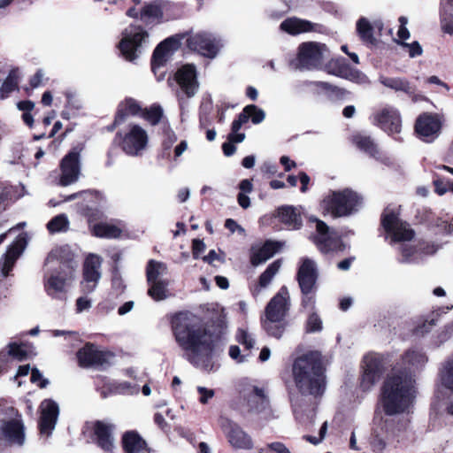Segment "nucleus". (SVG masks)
<instances>
[{
	"label": "nucleus",
	"mask_w": 453,
	"mask_h": 453,
	"mask_svg": "<svg viewBox=\"0 0 453 453\" xmlns=\"http://www.w3.org/2000/svg\"><path fill=\"white\" fill-rule=\"evenodd\" d=\"M403 371H393L381 388V404L387 415L393 416L408 410L415 397L416 379L412 372L421 371L428 362L426 354L418 348H411L402 356Z\"/></svg>",
	"instance_id": "f257e3e1"
},
{
	"label": "nucleus",
	"mask_w": 453,
	"mask_h": 453,
	"mask_svg": "<svg viewBox=\"0 0 453 453\" xmlns=\"http://www.w3.org/2000/svg\"><path fill=\"white\" fill-rule=\"evenodd\" d=\"M172 329L185 357L195 366L205 371L214 367V347L211 335L201 319L188 311H182L172 318Z\"/></svg>",
	"instance_id": "f03ea898"
},
{
	"label": "nucleus",
	"mask_w": 453,
	"mask_h": 453,
	"mask_svg": "<svg viewBox=\"0 0 453 453\" xmlns=\"http://www.w3.org/2000/svg\"><path fill=\"white\" fill-rule=\"evenodd\" d=\"M293 375L296 388L302 395H321L326 388L321 354L309 352L298 357L293 365Z\"/></svg>",
	"instance_id": "7ed1b4c3"
},
{
	"label": "nucleus",
	"mask_w": 453,
	"mask_h": 453,
	"mask_svg": "<svg viewBox=\"0 0 453 453\" xmlns=\"http://www.w3.org/2000/svg\"><path fill=\"white\" fill-rule=\"evenodd\" d=\"M60 250H52L46 258L45 264H56L57 266L44 276V290L49 296L57 300L65 299L68 288L75 278L77 263L69 258L59 259Z\"/></svg>",
	"instance_id": "20e7f679"
},
{
	"label": "nucleus",
	"mask_w": 453,
	"mask_h": 453,
	"mask_svg": "<svg viewBox=\"0 0 453 453\" xmlns=\"http://www.w3.org/2000/svg\"><path fill=\"white\" fill-rule=\"evenodd\" d=\"M290 306L288 289L282 286L266 304L264 316L261 318L262 327L270 336L280 339L283 335L288 326L286 319Z\"/></svg>",
	"instance_id": "39448f33"
},
{
	"label": "nucleus",
	"mask_w": 453,
	"mask_h": 453,
	"mask_svg": "<svg viewBox=\"0 0 453 453\" xmlns=\"http://www.w3.org/2000/svg\"><path fill=\"white\" fill-rule=\"evenodd\" d=\"M26 427L21 414L12 406L0 404V440L10 445L23 446Z\"/></svg>",
	"instance_id": "423d86ee"
},
{
	"label": "nucleus",
	"mask_w": 453,
	"mask_h": 453,
	"mask_svg": "<svg viewBox=\"0 0 453 453\" xmlns=\"http://www.w3.org/2000/svg\"><path fill=\"white\" fill-rule=\"evenodd\" d=\"M409 421L403 419L387 418L380 422L372 432L371 445L376 453H383L388 444L399 442L405 438Z\"/></svg>",
	"instance_id": "0eeeda50"
},
{
	"label": "nucleus",
	"mask_w": 453,
	"mask_h": 453,
	"mask_svg": "<svg viewBox=\"0 0 453 453\" xmlns=\"http://www.w3.org/2000/svg\"><path fill=\"white\" fill-rule=\"evenodd\" d=\"M361 204L362 198L357 193L349 189L333 192L322 202L324 212L330 214L333 218L349 216L357 211Z\"/></svg>",
	"instance_id": "6e6552de"
},
{
	"label": "nucleus",
	"mask_w": 453,
	"mask_h": 453,
	"mask_svg": "<svg viewBox=\"0 0 453 453\" xmlns=\"http://www.w3.org/2000/svg\"><path fill=\"white\" fill-rule=\"evenodd\" d=\"M148 42V32L140 26L131 25L122 32V39L119 42V49L127 60L134 61Z\"/></svg>",
	"instance_id": "1a4fd4ad"
},
{
	"label": "nucleus",
	"mask_w": 453,
	"mask_h": 453,
	"mask_svg": "<svg viewBox=\"0 0 453 453\" xmlns=\"http://www.w3.org/2000/svg\"><path fill=\"white\" fill-rule=\"evenodd\" d=\"M315 222V234H311V239L317 249L324 254L330 252L343 251L345 244L340 236L320 219L311 218Z\"/></svg>",
	"instance_id": "9d476101"
},
{
	"label": "nucleus",
	"mask_w": 453,
	"mask_h": 453,
	"mask_svg": "<svg viewBox=\"0 0 453 453\" xmlns=\"http://www.w3.org/2000/svg\"><path fill=\"white\" fill-rule=\"evenodd\" d=\"M391 361L389 354L371 353L364 357V373L361 387L370 390L380 379Z\"/></svg>",
	"instance_id": "9b49d317"
},
{
	"label": "nucleus",
	"mask_w": 453,
	"mask_h": 453,
	"mask_svg": "<svg viewBox=\"0 0 453 453\" xmlns=\"http://www.w3.org/2000/svg\"><path fill=\"white\" fill-rule=\"evenodd\" d=\"M123 151L132 157L139 156L146 149L149 136L147 131L139 125H129L124 132L116 135Z\"/></svg>",
	"instance_id": "f8f14e48"
},
{
	"label": "nucleus",
	"mask_w": 453,
	"mask_h": 453,
	"mask_svg": "<svg viewBox=\"0 0 453 453\" xmlns=\"http://www.w3.org/2000/svg\"><path fill=\"white\" fill-rule=\"evenodd\" d=\"M327 54V48L325 44L307 42L298 47L297 67L302 69L317 68L322 64Z\"/></svg>",
	"instance_id": "ddd939ff"
},
{
	"label": "nucleus",
	"mask_w": 453,
	"mask_h": 453,
	"mask_svg": "<svg viewBox=\"0 0 453 453\" xmlns=\"http://www.w3.org/2000/svg\"><path fill=\"white\" fill-rule=\"evenodd\" d=\"M381 223L392 242H403L411 241L414 237V231L410 225L402 221L393 210L387 208L384 211Z\"/></svg>",
	"instance_id": "4468645a"
},
{
	"label": "nucleus",
	"mask_w": 453,
	"mask_h": 453,
	"mask_svg": "<svg viewBox=\"0 0 453 453\" xmlns=\"http://www.w3.org/2000/svg\"><path fill=\"white\" fill-rule=\"evenodd\" d=\"M241 395L248 411L257 414L270 412V401L264 388L246 384L241 390Z\"/></svg>",
	"instance_id": "2eb2a0df"
},
{
	"label": "nucleus",
	"mask_w": 453,
	"mask_h": 453,
	"mask_svg": "<svg viewBox=\"0 0 453 453\" xmlns=\"http://www.w3.org/2000/svg\"><path fill=\"white\" fill-rule=\"evenodd\" d=\"M58 184L63 187L78 181L81 173V153L77 149L69 151L60 161Z\"/></svg>",
	"instance_id": "dca6fc26"
},
{
	"label": "nucleus",
	"mask_w": 453,
	"mask_h": 453,
	"mask_svg": "<svg viewBox=\"0 0 453 453\" xmlns=\"http://www.w3.org/2000/svg\"><path fill=\"white\" fill-rule=\"evenodd\" d=\"M180 92L177 95L180 103L183 100V95L186 97H193L199 88L196 68L192 64H187L180 67L175 73Z\"/></svg>",
	"instance_id": "f3484780"
},
{
	"label": "nucleus",
	"mask_w": 453,
	"mask_h": 453,
	"mask_svg": "<svg viewBox=\"0 0 453 453\" xmlns=\"http://www.w3.org/2000/svg\"><path fill=\"white\" fill-rule=\"evenodd\" d=\"M441 120L438 115L423 113L416 120L415 131L426 142H434L440 134Z\"/></svg>",
	"instance_id": "a211bd4d"
},
{
	"label": "nucleus",
	"mask_w": 453,
	"mask_h": 453,
	"mask_svg": "<svg viewBox=\"0 0 453 453\" xmlns=\"http://www.w3.org/2000/svg\"><path fill=\"white\" fill-rule=\"evenodd\" d=\"M220 426L234 448L240 449H251L253 448L251 437L236 423L222 418Z\"/></svg>",
	"instance_id": "6ab92c4d"
},
{
	"label": "nucleus",
	"mask_w": 453,
	"mask_h": 453,
	"mask_svg": "<svg viewBox=\"0 0 453 453\" xmlns=\"http://www.w3.org/2000/svg\"><path fill=\"white\" fill-rule=\"evenodd\" d=\"M39 409L40 434L48 438L55 429L59 415V406L52 399H45L41 403Z\"/></svg>",
	"instance_id": "aec40b11"
},
{
	"label": "nucleus",
	"mask_w": 453,
	"mask_h": 453,
	"mask_svg": "<svg viewBox=\"0 0 453 453\" xmlns=\"http://www.w3.org/2000/svg\"><path fill=\"white\" fill-rule=\"evenodd\" d=\"M188 47L199 54L212 58L220 49L219 41L207 33H198L187 40Z\"/></svg>",
	"instance_id": "412c9836"
},
{
	"label": "nucleus",
	"mask_w": 453,
	"mask_h": 453,
	"mask_svg": "<svg viewBox=\"0 0 453 453\" xmlns=\"http://www.w3.org/2000/svg\"><path fill=\"white\" fill-rule=\"evenodd\" d=\"M102 258L98 255L89 254L84 263L82 290L86 293L93 292L101 278L100 268Z\"/></svg>",
	"instance_id": "4be33fe9"
},
{
	"label": "nucleus",
	"mask_w": 453,
	"mask_h": 453,
	"mask_svg": "<svg viewBox=\"0 0 453 453\" xmlns=\"http://www.w3.org/2000/svg\"><path fill=\"white\" fill-rule=\"evenodd\" d=\"M296 278L302 293L313 292L318 278L316 263L310 258H303Z\"/></svg>",
	"instance_id": "5701e85b"
},
{
	"label": "nucleus",
	"mask_w": 453,
	"mask_h": 453,
	"mask_svg": "<svg viewBox=\"0 0 453 453\" xmlns=\"http://www.w3.org/2000/svg\"><path fill=\"white\" fill-rule=\"evenodd\" d=\"M97 383V388L103 398L111 395H136L139 393V387L127 381H116L108 379H101Z\"/></svg>",
	"instance_id": "b1692460"
},
{
	"label": "nucleus",
	"mask_w": 453,
	"mask_h": 453,
	"mask_svg": "<svg viewBox=\"0 0 453 453\" xmlns=\"http://www.w3.org/2000/svg\"><path fill=\"white\" fill-rule=\"evenodd\" d=\"M375 124L389 134H399L402 121L399 111L392 107H386L374 117Z\"/></svg>",
	"instance_id": "393cba45"
},
{
	"label": "nucleus",
	"mask_w": 453,
	"mask_h": 453,
	"mask_svg": "<svg viewBox=\"0 0 453 453\" xmlns=\"http://www.w3.org/2000/svg\"><path fill=\"white\" fill-rule=\"evenodd\" d=\"M26 243V237L23 234H20L18 236L16 241L9 246L6 253L4 255V257L0 262L1 270L4 276H7L12 271L17 258L25 249Z\"/></svg>",
	"instance_id": "a878e982"
},
{
	"label": "nucleus",
	"mask_w": 453,
	"mask_h": 453,
	"mask_svg": "<svg viewBox=\"0 0 453 453\" xmlns=\"http://www.w3.org/2000/svg\"><path fill=\"white\" fill-rule=\"evenodd\" d=\"M79 364L82 367L100 365L106 362V354L100 351L93 344L87 343L77 352Z\"/></svg>",
	"instance_id": "bb28decb"
},
{
	"label": "nucleus",
	"mask_w": 453,
	"mask_h": 453,
	"mask_svg": "<svg viewBox=\"0 0 453 453\" xmlns=\"http://www.w3.org/2000/svg\"><path fill=\"white\" fill-rule=\"evenodd\" d=\"M178 48V41L167 38L160 42L155 49L152 56L151 65L155 72L157 67L162 66Z\"/></svg>",
	"instance_id": "cd10ccee"
},
{
	"label": "nucleus",
	"mask_w": 453,
	"mask_h": 453,
	"mask_svg": "<svg viewBox=\"0 0 453 453\" xmlns=\"http://www.w3.org/2000/svg\"><path fill=\"white\" fill-rule=\"evenodd\" d=\"M115 426L106 421H96L94 424V434L96 436L97 444L104 451H111L114 448L112 436Z\"/></svg>",
	"instance_id": "c85d7f7f"
},
{
	"label": "nucleus",
	"mask_w": 453,
	"mask_h": 453,
	"mask_svg": "<svg viewBox=\"0 0 453 453\" xmlns=\"http://www.w3.org/2000/svg\"><path fill=\"white\" fill-rule=\"evenodd\" d=\"M379 81L384 87L395 91V92H403L409 96L410 97H413L416 93V87L412 85L406 78L404 77H391L386 75H380L379 77Z\"/></svg>",
	"instance_id": "c756f323"
},
{
	"label": "nucleus",
	"mask_w": 453,
	"mask_h": 453,
	"mask_svg": "<svg viewBox=\"0 0 453 453\" xmlns=\"http://www.w3.org/2000/svg\"><path fill=\"white\" fill-rule=\"evenodd\" d=\"M316 26V24L309 20L291 17L283 20L280 25V28L288 35H297L302 33L313 31Z\"/></svg>",
	"instance_id": "7c9ffc66"
},
{
	"label": "nucleus",
	"mask_w": 453,
	"mask_h": 453,
	"mask_svg": "<svg viewBox=\"0 0 453 453\" xmlns=\"http://www.w3.org/2000/svg\"><path fill=\"white\" fill-rule=\"evenodd\" d=\"M280 266V260H275L268 265L265 271L259 276L257 283L250 287L254 296H257L262 289L266 288L271 284L274 276L279 273Z\"/></svg>",
	"instance_id": "2f4dec72"
},
{
	"label": "nucleus",
	"mask_w": 453,
	"mask_h": 453,
	"mask_svg": "<svg viewBox=\"0 0 453 453\" xmlns=\"http://www.w3.org/2000/svg\"><path fill=\"white\" fill-rule=\"evenodd\" d=\"M437 396L440 397L441 388L453 391V355L449 357L442 364L438 374Z\"/></svg>",
	"instance_id": "473e14b6"
},
{
	"label": "nucleus",
	"mask_w": 453,
	"mask_h": 453,
	"mask_svg": "<svg viewBox=\"0 0 453 453\" xmlns=\"http://www.w3.org/2000/svg\"><path fill=\"white\" fill-rule=\"evenodd\" d=\"M122 443L127 453H143L146 449L145 441L134 431H128L122 437Z\"/></svg>",
	"instance_id": "72a5a7b5"
},
{
	"label": "nucleus",
	"mask_w": 453,
	"mask_h": 453,
	"mask_svg": "<svg viewBox=\"0 0 453 453\" xmlns=\"http://www.w3.org/2000/svg\"><path fill=\"white\" fill-rule=\"evenodd\" d=\"M278 218L291 229H298L302 226L300 213L292 206H284L279 209Z\"/></svg>",
	"instance_id": "f704fd0d"
},
{
	"label": "nucleus",
	"mask_w": 453,
	"mask_h": 453,
	"mask_svg": "<svg viewBox=\"0 0 453 453\" xmlns=\"http://www.w3.org/2000/svg\"><path fill=\"white\" fill-rule=\"evenodd\" d=\"M354 144L362 151L367 153L371 157L380 159V154L378 147L371 136L365 134H357L353 136Z\"/></svg>",
	"instance_id": "c9c22d12"
},
{
	"label": "nucleus",
	"mask_w": 453,
	"mask_h": 453,
	"mask_svg": "<svg viewBox=\"0 0 453 453\" xmlns=\"http://www.w3.org/2000/svg\"><path fill=\"white\" fill-rule=\"evenodd\" d=\"M163 12L157 3H150L146 4L140 14L141 20L146 26H154L161 21Z\"/></svg>",
	"instance_id": "e433bc0d"
},
{
	"label": "nucleus",
	"mask_w": 453,
	"mask_h": 453,
	"mask_svg": "<svg viewBox=\"0 0 453 453\" xmlns=\"http://www.w3.org/2000/svg\"><path fill=\"white\" fill-rule=\"evenodd\" d=\"M279 250V245L273 242H266L260 249L254 251L251 256V264L254 266L265 263L271 258Z\"/></svg>",
	"instance_id": "4c0bfd02"
},
{
	"label": "nucleus",
	"mask_w": 453,
	"mask_h": 453,
	"mask_svg": "<svg viewBox=\"0 0 453 453\" xmlns=\"http://www.w3.org/2000/svg\"><path fill=\"white\" fill-rule=\"evenodd\" d=\"M441 24L442 30L453 34V0L441 1Z\"/></svg>",
	"instance_id": "58836bf2"
},
{
	"label": "nucleus",
	"mask_w": 453,
	"mask_h": 453,
	"mask_svg": "<svg viewBox=\"0 0 453 453\" xmlns=\"http://www.w3.org/2000/svg\"><path fill=\"white\" fill-rule=\"evenodd\" d=\"M143 109L141 107L139 103L134 99H126L120 105L116 116L115 122L119 124L124 121L125 117L128 115H141Z\"/></svg>",
	"instance_id": "ea45409f"
},
{
	"label": "nucleus",
	"mask_w": 453,
	"mask_h": 453,
	"mask_svg": "<svg viewBox=\"0 0 453 453\" xmlns=\"http://www.w3.org/2000/svg\"><path fill=\"white\" fill-rule=\"evenodd\" d=\"M400 251L402 254L401 262L402 263H418L423 259V256L421 251L418 249V246H413L407 243H403L400 247Z\"/></svg>",
	"instance_id": "a19ab883"
},
{
	"label": "nucleus",
	"mask_w": 453,
	"mask_h": 453,
	"mask_svg": "<svg viewBox=\"0 0 453 453\" xmlns=\"http://www.w3.org/2000/svg\"><path fill=\"white\" fill-rule=\"evenodd\" d=\"M166 273L167 266L165 263L150 260L146 268L147 281L153 282L160 280L158 278L166 274Z\"/></svg>",
	"instance_id": "79ce46f5"
},
{
	"label": "nucleus",
	"mask_w": 453,
	"mask_h": 453,
	"mask_svg": "<svg viewBox=\"0 0 453 453\" xmlns=\"http://www.w3.org/2000/svg\"><path fill=\"white\" fill-rule=\"evenodd\" d=\"M93 234L100 238H117L120 235L121 230L116 226L99 223L93 226Z\"/></svg>",
	"instance_id": "37998d69"
},
{
	"label": "nucleus",
	"mask_w": 453,
	"mask_h": 453,
	"mask_svg": "<svg viewBox=\"0 0 453 453\" xmlns=\"http://www.w3.org/2000/svg\"><path fill=\"white\" fill-rule=\"evenodd\" d=\"M150 288L148 289V295L155 301H162L167 297V285L166 280H156L153 282H148Z\"/></svg>",
	"instance_id": "c03bdc74"
},
{
	"label": "nucleus",
	"mask_w": 453,
	"mask_h": 453,
	"mask_svg": "<svg viewBox=\"0 0 453 453\" xmlns=\"http://www.w3.org/2000/svg\"><path fill=\"white\" fill-rule=\"evenodd\" d=\"M373 27L365 18H361L357 23V31L361 40L365 43L372 44L375 38L372 35Z\"/></svg>",
	"instance_id": "a18cd8bd"
},
{
	"label": "nucleus",
	"mask_w": 453,
	"mask_h": 453,
	"mask_svg": "<svg viewBox=\"0 0 453 453\" xmlns=\"http://www.w3.org/2000/svg\"><path fill=\"white\" fill-rule=\"evenodd\" d=\"M18 88L17 70H12L0 87V99L8 97Z\"/></svg>",
	"instance_id": "49530a36"
},
{
	"label": "nucleus",
	"mask_w": 453,
	"mask_h": 453,
	"mask_svg": "<svg viewBox=\"0 0 453 453\" xmlns=\"http://www.w3.org/2000/svg\"><path fill=\"white\" fill-rule=\"evenodd\" d=\"M47 228L50 233L65 232L69 228V220L66 215L60 214L54 217L47 224Z\"/></svg>",
	"instance_id": "de8ad7c7"
},
{
	"label": "nucleus",
	"mask_w": 453,
	"mask_h": 453,
	"mask_svg": "<svg viewBox=\"0 0 453 453\" xmlns=\"http://www.w3.org/2000/svg\"><path fill=\"white\" fill-rule=\"evenodd\" d=\"M142 117L155 126L159 123L163 117V109L160 105L153 104L150 108L143 109Z\"/></svg>",
	"instance_id": "09e8293b"
},
{
	"label": "nucleus",
	"mask_w": 453,
	"mask_h": 453,
	"mask_svg": "<svg viewBox=\"0 0 453 453\" xmlns=\"http://www.w3.org/2000/svg\"><path fill=\"white\" fill-rule=\"evenodd\" d=\"M6 353H8L9 357L12 361L20 362L27 358V352L24 349V347L20 344H18L16 342H11L9 343L6 348L4 349Z\"/></svg>",
	"instance_id": "8fccbe9b"
},
{
	"label": "nucleus",
	"mask_w": 453,
	"mask_h": 453,
	"mask_svg": "<svg viewBox=\"0 0 453 453\" xmlns=\"http://www.w3.org/2000/svg\"><path fill=\"white\" fill-rule=\"evenodd\" d=\"M323 328V323L320 317L315 312L311 311L306 320L305 330L307 333L320 332Z\"/></svg>",
	"instance_id": "3c124183"
},
{
	"label": "nucleus",
	"mask_w": 453,
	"mask_h": 453,
	"mask_svg": "<svg viewBox=\"0 0 453 453\" xmlns=\"http://www.w3.org/2000/svg\"><path fill=\"white\" fill-rule=\"evenodd\" d=\"M236 340L247 349H251L255 345V338L253 334L245 329H238L236 333Z\"/></svg>",
	"instance_id": "603ef678"
},
{
	"label": "nucleus",
	"mask_w": 453,
	"mask_h": 453,
	"mask_svg": "<svg viewBox=\"0 0 453 453\" xmlns=\"http://www.w3.org/2000/svg\"><path fill=\"white\" fill-rule=\"evenodd\" d=\"M112 294L119 296L124 293L126 285L118 270H114L111 279Z\"/></svg>",
	"instance_id": "864d4df0"
},
{
	"label": "nucleus",
	"mask_w": 453,
	"mask_h": 453,
	"mask_svg": "<svg viewBox=\"0 0 453 453\" xmlns=\"http://www.w3.org/2000/svg\"><path fill=\"white\" fill-rule=\"evenodd\" d=\"M246 111H249L250 118L254 124L261 123L265 118V111L254 104L246 106Z\"/></svg>",
	"instance_id": "5fc2aeb1"
},
{
	"label": "nucleus",
	"mask_w": 453,
	"mask_h": 453,
	"mask_svg": "<svg viewBox=\"0 0 453 453\" xmlns=\"http://www.w3.org/2000/svg\"><path fill=\"white\" fill-rule=\"evenodd\" d=\"M197 392L199 394V402L202 404H206L214 396L215 392L213 389L207 388L205 387H197Z\"/></svg>",
	"instance_id": "6e6d98bb"
},
{
	"label": "nucleus",
	"mask_w": 453,
	"mask_h": 453,
	"mask_svg": "<svg viewBox=\"0 0 453 453\" xmlns=\"http://www.w3.org/2000/svg\"><path fill=\"white\" fill-rule=\"evenodd\" d=\"M250 119L249 111H246V107L243 109L242 112H241L237 119H234L232 123V131L238 132L242 126L245 124Z\"/></svg>",
	"instance_id": "4d7b16f0"
},
{
	"label": "nucleus",
	"mask_w": 453,
	"mask_h": 453,
	"mask_svg": "<svg viewBox=\"0 0 453 453\" xmlns=\"http://www.w3.org/2000/svg\"><path fill=\"white\" fill-rule=\"evenodd\" d=\"M92 306V301L88 296H81L76 300L75 311L77 313L88 311Z\"/></svg>",
	"instance_id": "13d9d810"
},
{
	"label": "nucleus",
	"mask_w": 453,
	"mask_h": 453,
	"mask_svg": "<svg viewBox=\"0 0 453 453\" xmlns=\"http://www.w3.org/2000/svg\"><path fill=\"white\" fill-rule=\"evenodd\" d=\"M302 307L309 310L310 311H313L316 304L315 296L312 292L302 293Z\"/></svg>",
	"instance_id": "bf43d9fd"
},
{
	"label": "nucleus",
	"mask_w": 453,
	"mask_h": 453,
	"mask_svg": "<svg viewBox=\"0 0 453 453\" xmlns=\"http://www.w3.org/2000/svg\"><path fill=\"white\" fill-rule=\"evenodd\" d=\"M31 381L37 383L41 388H46L49 384V380L42 377V374L37 368H34L31 371Z\"/></svg>",
	"instance_id": "052dcab7"
},
{
	"label": "nucleus",
	"mask_w": 453,
	"mask_h": 453,
	"mask_svg": "<svg viewBox=\"0 0 453 453\" xmlns=\"http://www.w3.org/2000/svg\"><path fill=\"white\" fill-rule=\"evenodd\" d=\"M418 246L422 253L423 258L426 256L434 254L439 249L437 245L425 242H418Z\"/></svg>",
	"instance_id": "680f3d73"
},
{
	"label": "nucleus",
	"mask_w": 453,
	"mask_h": 453,
	"mask_svg": "<svg viewBox=\"0 0 453 453\" xmlns=\"http://www.w3.org/2000/svg\"><path fill=\"white\" fill-rule=\"evenodd\" d=\"M326 431H327V422L325 421L322 425V426L320 427V430H319V437H314V436H310V435H306L304 436V438L310 441L311 443L312 444H319L326 436Z\"/></svg>",
	"instance_id": "e2e57ef3"
},
{
	"label": "nucleus",
	"mask_w": 453,
	"mask_h": 453,
	"mask_svg": "<svg viewBox=\"0 0 453 453\" xmlns=\"http://www.w3.org/2000/svg\"><path fill=\"white\" fill-rule=\"evenodd\" d=\"M225 226L228 229L232 234L234 232H239L241 234H244V228L240 226L235 220L232 219H227L225 222Z\"/></svg>",
	"instance_id": "0e129e2a"
},
{
	"label": "nucleus",
	"mask_w": 453,
	"mask_h": 453,
	"mask_svg": "<svg viewBox=\"0 0 453 453\" xmlns=\"http://www.w3.org/2000/svg\"><path fill=\"white\" fill-rule=\"evenodd\" d=\"M193 256L195 258H198L200 254L205 250V244L202 240L195 239L192 242Z\"/></svg>",
	"instance_id": "69168bd1"
},
{
	"label": "nucleus",
	"mask_w": 453,
	"mask_h": 453,
	"mask_svg": "<svg viewBox=\"0 0 453 453\" xmlns=\"http://www.w3.org/2000/svg\"><path fill=\"white\" fill-rule=\"evenodd\" d=\"M403 45L409 49V55L411 58H415L422 54V48L418 42H413L410 44L404 43Z\"/></svg>",
	"instance_id": "338daca9"
},
{
	"label": "nucleus",
	"mask_w": 453,
	"mask_h": 453,
	"mask_svg": "<svg viewBox=\"0 0 453 453\" xmlns=\"http://www.w3.org/2000/svg\"><path fill=\"white\" fill-rule=\"evenodd\" d=\"M44 75L45 73L42 69L37 70L30 80L31 87L35 88L40 87L43 82Z\"/></svg>",
	"instance_id": "774afa93"
}]
</instances>
